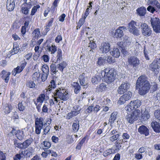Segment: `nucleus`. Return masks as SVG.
Listing matches in <instances>:
<instances>
[{
    "label": "nucleus",
    "instance_id": "f257e3e1",
    "mask_svg": "<svg viewBox=\"0 0 160 160\" xmlns=\"http://www.w3.org/2000/svg\"><path fill=\"white\" fill-rule=\"evenodd\" d=\"M141 101L139 99L131 101L125 107L127 112L126 119L131 124L137 120L140 115V111L137 109L141 105Z\"/></svg>",
    "mask_w": 160,
    "mask_h": 160
},
{
    "label": "nucleus",
    "instance_id": "f03ea898",
    "mask_svg": "<svg viewBox=\"0 0 160 160\" xmlns=\"http://www.w3.org/2000/svg\"><path fill=\"white\" fill-rule=\"evenodd\" d=\"M135 87L136 89H138V92L141 95H144L148 92L151 85L146 75H142L138 78Z\"/></svg>",
    "mask_w": 160,
    "mask_h": 160
},
{
    "label": "nucleus",
    "instance_id": "7ed1b4c3",
    "mask_svg": "<svg viewBox=\"0 0 160 160\" xmlns=\"http://www.w3.org/2000/svg\"><path fill=\"white\" fill-rule=\"evenodd\" d=\"M101 74L105 82L107 83L113 82L116 79L117 71L114 68H106L102 71Z\"/></svg>",
    "mask_w": 160,
    "mask_h": 160
},
{
    "label": "nucleus",
    "instance_id": "20e7f679",
    "mask_svg": "<svg viewBox=\"0 0 160 160\" xmlns=\"http://www.w3.org/2000/svg\"><path fill=\"white\" fill-rule=\"evenodd\" d=\"M54 94L61 100L65 101L68 98V94L67 90L62 88H58L55 91Z\"/></svg>",
    "mask_w": 160,
    "mask_h": 160
},
{
    "label": "nucleus",
    "instance_id": "39448f33",
    "mask_svg": "<svg viewBox=\"0 0 160 160\" xmlns=\"http://www.w3.org/2000/svg\"><path fill=\"white\" fill-rule=\"evenodd\" d=\"M149 69L154 73V75H158L160 68V58L154 59L149 65Z\"/></svg>",
    "mask_w": 160,
    "mask_h": 160
},
{
    "label": "nucleus",
    "instance_id": "423d86ee",
    "mask_svg": "<svg viewBox=\"0 0 160 160\" xmlns=\"http://www.w3.org/2000/svg\"><path fill=\"white\" fill-rule=\"evenodd\" d=\"M142 35L144 36L148 37L152 34V28L145 23H142L140 25Z\"/></svg>",
    "mask_w": 160,
    "mask_h": 160
},
{
    "label": "nucleus",
    "instance_id": "0eeeda50",
    "mask_svg": "<svg viewBox=\"0 0 160 160\" xmlns=\"http://www.w3.org/2000/svg\"><path fill=\"white\" fill-rule=\"evenodd\" d=\"M44 119L42 117L37 118L35 119V132L38 134H40L41 131L43 126L47 125V122L43 123Z\"/></svg>",
    "mask_w": 160,
    "mask_h": 160
},
{
    "label": "nucleus",
    "instance_id": "6e6552de",
    "mask_svg": "<svg viewBox=\"0 0 160 160\" xmlns=\"http://www.w3.org/2000/svg\"><path fill=\"white\" fill-rule=\"evenodd\" d=\"M151 23L154 31L156 33L160 32V20L158 18H151Z\"/></svg>",
    "mask_w": 160,
    "mask_h": 160
},
{
    "label": "nucleus",
    "instance_id": "1a4fd4ad",
    "mask_svg": "<svg viewBox=\"0 0 160 160\" xmlns=\"http://www.w3.org/2000/svg\"><path fill=\"white\" fill-rule=\"evenodd\" d=\"M136 22L132 20L128 24V29L131 33L135 35L138 36L139 34V31L136 27Z\"/></svg>",
    "mask_w": 160,
    "mask_h": 160
},
{
    "label": "nucleus",
    "instance_id": "9d476101",
    "mask_svg": "<svg viewBox=\"0 0 160 160\" xmlns=\"http://www.w3.org/2000/svg\"><path fill=\"white\" fill-rule=\"evenodd\" d=\"M73 110L71 112L68 113L67 115L66 118L69 119L79 114L81 109L79 105H75L73 107Z\"/></svg>",
    "mask_w": 160,
    "mask_h": 160
},
{
    "label": "nucleus",
    "instance_id": "9b49d317",
    "mask_svg": "<svg viewBox=\"0 0 160 160\" xmlns=\"http://www.w3.org/2000/svg\"><path fill=\"white\" fill-rule=\"evenodd\" d=\"M128 62L130 66L133 68L138 67L140 64V60L135 56H132L128 58Z\"/></svg>",
    "mask_w": 160,
    "mask_h": 160
},
{
    "label": "nucleus",
    "instance_id": "f8f14e48",
    "mask_svg": "<svg viewBox=\"0 0 160 160\" xmlns=\"http://www.w3.org/2000/svg\"><path fill=\"white\" fill-rule=\"evenodd\" d=\"M132 96V93L128 92L121 96L118 101V103L120 105L124 104L126 101L129 100Z\"/></svg>",
    "mask_w": 160,
    "mask_h": 160
},
{
    "label": "nucleus",
    "instance_id": "ddd939ff",
    "mask_svg": "<svg viewBox=\"0 0 160 160\" xmlns=\"http://www.w3.org/2000/svg\"><path fill=\"white\" fill-rule=\"evenodd\" d=\"M27 62L25 61H23L20 66H18L16 68H14L12 72V74L15 76L17 73H19L21 72L24 69L26 65Z\"/></svg>",
    "mask_w": 160,
    "mask_h": 160
},
{
    "label": "nucleus",
    "instance_id": "4468645a",
    "mask_svg": "<svg viewBox=\"0 0 160 160\" xmlns=\"http://www.w3.org/2000/svg\"><path fill=\"white\" fill-rule=\"evenodd\" d=\"M99 49L100 51L102 53H108L111 49V46L110 43L108 42H102L101 43Z\"/></svg>",
    "mask_w": 160,
    "mask_h": 160
},
{
    "label": "nucleus",
    "instance_id": "2eb2a0df",
    "mask_svg": "<svg viewBox=\"0 0 160 160\" xmlns=\"http://www.w3.org/2000/svg\"><path fill=\"white\" fill-rule=\"evenodd\" d=\"M130 85L128 83L124 82L121 84L117 90L118 93L120 94L126 92L129 88Z\"/></svg>",
    "mask_w": 160,
    "mask_h": 160
},
{
    "label": "nucleus",
    "instance_id": "dca6fc26",
    "mask_svg": "<svg viewBox=\"0 0 160 160\" xmlns=\"http://www.w3.org/2000/svg\"><path fill=\"white\" fill-rule=\"evenodd\" d=\"M125 26H120L115 31L114 34V37L117 38H119L122 37L124 35L123 30L126 29Z\"/></svg>",
    "mask_w": 160,
    "mask_h": 160
},
{
    "label": "nucleus",
    "instance_id": "f3484780",
    "mask_svg": "<svg viewBox=\"0 0 160 160\" xmlns=\"http://www.w3.org/2000/svg\"><path fill=\"white\" fill-rule=\"evenodd\" d=\"M56 87V82L54 79H53L50 82V84L48 86L47 88L45 89L46 90L45 93H46V94L49 95L52 92V90Z\"/></svg>",
    "mask_w": 160,
    "mask_h": 160
},
{
    "label": "nucleus",
    "instance_id": "a211bd4d",
    "mask_svg": "<svg viewBox=\"0 0 160 160\" xmlns=\"http://www.w3.org/2000/svg\"><path fill=\"white\" fill-rule=\"evenodd\" d=\"M138 131L141 134L144 135L146 136H148L149 134V129L144 125L140 126L138 129Z\"/></svg>",
    "mask_w": 160,
    "mask_h": 160
},
{
    "label": "nucleus",
    "instance_id": "6ab92c4d",
    "mask_svg": "<svg viewBox=\"0 0 160 160\" xmlns=\"http://www.w3.org/2000/svg\"><path fill=\"white\" fill-rule=\"evenodd\" d=\"M101 107L98 104H96L95 107L92 106H89L86 109V111L88 113H90L92 112L97 113L101 109Z\"/></svg>",
    "mask_w": 160,
    "mask_h": 160
},
{
    "label": "nucleus",
    "instance_id": "aec40b11",
    "mask_svg": "<svg viewBox=\"0 0 160 160\" xmlns=\"http://www.w3.org/2000/svg\"><path fill=\"white\" fill-rule=\"evenodd\" d=\"M33 151V150L32 148L29 147L26 149L24 150L21 151V154L24 157L29 158L31 155Z\"/></svg>",
    "mask_w": 160,
    "mask_h": 160
},
{
    "label": "nucleus",
    "instance_id": "412c9836",
    "mask_svg": "<svg viewBox=\"0 0 160 160\" xmlns=\"http://www.w3.org/2000/svg\"><path fill=\"white\" fill-rule=\"evenodd\" d=\"M15 6V0H7V2L6 8L9 11H12L14 8Z\"/></svg>",
    "mask_w": 160,
    "mask_h": 160
},
{
    "label": "nucleus",
    "instance_id": "4be33fe9",
    "mask_svg": "<svg viewBox=\"0 0 160 160\" xmlns=\"http://www.w3.org/2000/svg\"><path fill=\"white\" fill-rule=\"evenodd\" d=\"M32 5H22L21 6V11L24 14L28 15L29 13L30 9L32 7Z\"/></svg>",
    "mask_w": 160,
    "mask_h": 160
},
{
    "label": "nucleus",
    "instance_id": "5701e85b",
    "mask_svg": "<svg viewBox=\"0 0 160 160\" xmlns=\"http://www.w3.org/2000/svg\"><path fill=\"white\" fill-rule=\"evenodd\" d=\"M72 88L73 89L75 94L78 93L81 90V87L77 82H74L71 84Z\"/></svg>",
    "mask_w": 160,
    "mask_h": 160
},
{
    "label": "nucleus",
    "instance_id": "b1692460",
    "mask_svg": "<svg viewBox=\"0 0 160 160\" xmlns=\"http://www.w3.org/2000/svg\"><path fill=\"white\" fill-rule=\"evenodd\" d=\"M151 126L154 132L157 133L160 132V124L156 122H152Z\"/></svg>",
    "mask_w": 160,
    "mask_h": 160
},
{
    "label": "nucleus",
    "instance_id": "393cba45",
    "mask_svg": "<svg viewBox=\"0 0 160 160\" xmlns=\"http://www.w3.org/2000/svg\"><path fill=\"white\" fill-rule=\"evenodd\" d=\"M48 94L46 93H42L38 96V97L36 99V102L40 103H42L45 100V97H46L47 99L49 98V97L48 96Z\"/></svg>",
    "mask_w": 160,
    "mask_h": 160
},
{
    "label": "nucleus",
    "instance_id": "a878e982",
    "mask_svg": "<svg viewBox=\"0 0 160 160\" xmlns=\"http://www.w3.org/2000/svg\"><path fill=\"white\" fill-rule=\"evenodd\" d=\"M146 8L143 7L138 8L136 10L137 14L140 17L144 16L146 13Z\"/></svg>",
    "mask_w": 160,
    "mask_h": 160
},
{
    "label": "nucleus",
    "instance_id": "bb28decb",
    "mask_svg": "<svg viewBox=\"0 0 160 160\" xmlns=\"http://www.w3.org/2000/svg\"><path fill=\"white\" fill-rule=\"evenodd\" d=\"M67 65L68 64L66 62L63 61L57 65V68L59 70L62 72L64 69L67 67Z\"/></svg>",
    "mask_w": 160,
    "mask_h": 160
},
{
    "label": "nucleus",
    "instance_id": "cd10ccee",
    "mask_svg": "<svg viewBox=\"0 0 160 160\" xmlns=\"http://www.w3.org/2000/svg\"><path fill=\"white\" fill-rule=\"evenodd\" d=\"M19 45L17 43L14 44L12 49L9 51V52L11 55H13L19 52Z\"/></svg>",
    "mask_w": 160,
    "mask_h": 160
},
{
    "label": "nucleus",
    "instance_id": "c85d7f7f",
    "mask_svg": "<svg viewBox=\"0 0 160 160\" xmlns=\"http://www.w3.org/2000/svg\"><path fill=\"white\" fill-rule=\"evenodd\" d=\"M12 105L10 103H6L4 106V112L5 114L9 113L12 110Z\"/></svg>",
    "mask_w": 160,
    "mask_h": 160
},
{
    "label": "nucleus",
    "instance_id": "c756f323",
    "mask_svg": "<svg viewBox=\"0 0 160 160\" xmlns=\"http://www.w3.org/2000/svg\"><path fill=\"white\" fill-rule=\"evenodd\" d=\"M47 50L51 53V54H53L57 51V47L55 45H52L51 46L47 45L46 46Z\"/></svg>",
    "mask_w": 160,
    "mask_h": 160
},
{
    "label": "nucleus",
    "instance_id": "7c9ffc66",
    "mask_svg": "<svg viewBox=\"0 0 160 160\" xmlns=\"http://www.w3.org/2000/svg\"><path fill=\"white\" fill-rule=\"evenodd\" d=\"M150 114L149 112L145 110L141 115V119L145 121L148 120L150 118Z\"/></svg>",
    "mask_w": 160,
    "mask_h": 160
},
{
    "label": "nucleus",
    "instance_id": "2f4dec72",
    "mask_svg": "<svg viewBox=\"0 0 160 160\" xmlns=\"http://www.w3.org/2000/svg\"><path fill=\"white\" fill-rule=\"evenodd\" d=\"M107 88L106 85L105 83H102L99 86L97 87L96 89L98 92H102L105 91Z\"/></svg>",
    "mask_w": 160,
    "mask_h": 160
},
{
    "label": "nucleus",
    "instance_id": "473e14b6",
    "mask_svg": "<svg viewBox=\"0 0 160 160\" xmlns=\"http://www.w3.org/2000/svg\"><path fill=\"white\" fill-rule=\"evenodd\" d=\"M118 114L117 112H114L111 114L109 119V122L111 124L113 123L116 119Z\"/></svg>",
    "mask_w": 160,
    "mask_h": 160
},
{
    "label": "nucleus",
    "instance_id": "72a5a7b5",
    "mask_svg": "<svg viewBox=\"0 0 160 160\" xmlns=\"http://www.w3.org/2000/svg\"><path fill=\"white\" fill-rule=\"evenodd\" d=\"M121 143L119 142L118 140L116 141L115 143L114 148H113L114 152L115 153L118 152L121 148Z\"/></svg>",
    "mask_w": 160,
    "mask_h": 160
},
{
    "label": "nucleus",
    "instance_id": "f704fd0d",
    "mask_svg": "<svg viewBox=\"0 0 160 160\" xmlns=\"http://www.w3.org/2000/svg\"><path fill=\"white\" fill-rule=\"evenodd\" d=\"M111 54L115 58H118L120 55V52L117 48H114L113 50L110 52Z\"/></svg>",
    "mask_w": 160,
    "mask_h": 160
},
{
    "label": "nucleus",
    "instance_id": "c9c22d12",
    "mask_svg": "<svg viewBox=\"0 0 160 160\" xmlns=\"http://www.w3.org/2000/svg\"><path fill=\"white\" fill-rule=\"evenodd\" d=\"M40 76L39 72H35L32 75V79L35 82L41 81Z\"/></svg>",
    "mask_w": 160,
    "mask_h": 160
},
{
    "label": "nucleus",
    "instance_id": "e433bc0d",
    "mask_svg": "<svg viewBox=\"0 0 160 160\" xmlns=\"http://www.w3.org/2000/svg\"><path fill=\"white\" fill-rule=\"evenodd\" d=\"M114 152L113 150V148H108L104 151L102 155L104 157H106L112 154L115 153Z\"/></svg>",
    "mask_w": 160,
    "mask_h": 160
},
{
    "label": "nucleus",
    "instance_id": "4c0bfd02",
    "mask_svg": "<svg viewBox=\"0 0 160 160\" xmlns=\"http://www.w3.org/2000/svg\"><path fill=\"white\" fill-rule=\"evenodd\" d=\"M56 58L57 62L61 61L62 59V51L60 48H58L57 50Z\"/></svg>",
    "mask_w": 160,
    "mask_h": 160
},
{
    "label": "nucleus",
    "instance_id": "58836bf2",
    "mask_svg": "<svg viewBox=\"0 0 160 160\" xmlns=\"http://www.w3.org/2000/svg\"><path fill=\"white\" fill-rule=\"evenodd\" d=\"M51 146L50 142L48 141H44L43 142V146L42 148L44 151L48 150Z\"/></svg>",
    "mask_w": 160,
    "mask_h": 160
},
{
    "label": "nucleus",
    "instance_id": "ea45409f",
    "mask_svg": "<svg viewBox=\"0 0 160 160\" xmlns=\"http://www.w3.org/2000/svg\"><path fill=\"white\" fill-rule=\"evenodd\" d=\"M16 137L18 139L20 140H22L23 138L24 137L23 131L21 130H18L17 131Z\"/></svg>",
    "mask_w": 160,
    "mask_h": 160
},
{
    "label": "nucleus",
    "instance_id": "a19ab883",
    "mask_svg": "<svg viewBox=\"0 0 160 160\" xmlns=\"http://www.w3.org/2000/svg\"><path fill=\"white\" fill-rule=\"evenodd\" d=\"M148 3L149 4L155 6L158 8H160V4L157 0H149Z\"/></svg>",
    "mask_w": 160,
    "mask_h": 160
},
{
    "label": "nucleus",
    "instance_id": "79ce46f5",
    "mask_svg": "<svg viewBox=\"0 0 160 160\" xmlns=\"http://www.w3.org/2000/svg\"><path fill=\"white\" fill-rule=\"evenodd\" d=\"M32 34L35 38H38L40 37V31L39 28H37L33 31Z\"/></svg>",
    "mask_w": 160,
    "mask_h": 160
},
{
    "label": "nucleus",
    "instance_id": "37998d69",
    "mask_svg": "<svg viewBox=\"0 0 160 160\" xmlns=\"http://www.w3.org/2000/svg\"><path fill=\"white\" fill-rule=\"evenodd\" d=\"M40 7V6L39 4H37L35 6H34L32 9L30 15L32 16L34 15L38 10L39 9Z\"/></svg>",
    "mask_w": 160,
    "mask_h": 160
},
{
    "label": "nucleus",
    "instance_id": "c03bdc74",
    "mask_svg": "<svg viewBox=\"0 0 160 160\" xmlns=\"http://www.w3.org/2000/svg\"><path fill=\"white\" fill-rule=\"evenodd\" d=\"M50 71L52 75L56 74L58 71H56L57 66L55 64L52 63L50 66Z\"/></svg>",
    "mask_w": 160,
    "mask_h": 160
},
{
    "label": "nucleus",
    "instance_id": "a18cd8bd",
    "mask_svg": "<svg viewBox=\"0 0 160 160\" xmlns=\"http://www.w3.org/2000/svg\"><path fill=\"white\" fill-rule=\"evenodd\" d=\"M32 142L31 139H28L23 142L24 149H25L28 148Z\"/></svg>",
    "mask_w": 160,
    "mask_h": 160
},
{
    "label": "nucleus",
    "instance_id": "49530a36",
    "mask_svg": "<svg viewBox=\"0 0 160 160\" xmlns=\"http://www.w3.org/2000/svg\"><path fill=\"white\" fill-rule=\"evenodd\" d=\"M60 0H54L52 3V6L51 7V11L52 12H54L55 10V8L58 6V3L59 2Z\"/></svg>",
    "mask_w": 160,
    "mask_h": 160
},
{
    "label": "nucleus",
    "instance_id": "de8ad7c7",
    "mask_svg": "<svg viewBox=\"0 0 160 160\" xmlns=\"http://www.w3.org/2000/svg\"><path fill=\"white\" fill-rule=\"evenodd\" d=\"M43 73H46L49 74V68L48 66L46 64L42 65L41 68Z\"/></svg>",
    "mask_w": 160,
    "mask_h": 160
},
{
    "label": "nucleus",
    "instance_id": "09e8293b",
    "mask_svg": "<svg viewBox=\"0 0 160 160\" xmlns=\"http://www.w3.org/2000/svg\"><path fill=\"white\" fill-rule=\"evenodd\" d=\"M11 74V72H8L7 74H6V76L4 75L2 76V78L4 80V82L7 83L8 82L9 80V76Z\"/></svg>",
    "mask_w": 160,
    "mask_h": 160
},
{
    "label": "nucleus",
    "instance_id": "8fccbe9b",
    "mask_svg": "<svg viewBox=\"0 0 160 160\" xmlns=\"http://www.w3.org/2000/svg\"><path fill=\"white\" fill-rule=\"evenodd\" d=\"M17 140L16 139L14 140V144L15 146L20 149H24L23 143L17 142Z\"/></svg>",
    "mask_w": 160,
    "mask_h": 160
},
{
    "label": "nucleus",
    "instance_id": "3c124183",
    "mask_svg": "<svg viewBox=\"0 0 160 160\" xmlns=\"http://www.w3.org/2000/svg\"><path fill=\"white\" fill-rule=\"evenodd\" d=\"M105 60L106 58L104 59L103 58L100 57L98 58L97 63L99 66L102 65L105 63Z\"/></svg>",
    "mask_w": 160,
    "mask_h": 160
},
{
    "label": "nucleus",
    "instance_id": "603ef678",
    "mask_svg": "<svg viewBox=\"0 0 160 160\" xmlns=\"http://www.w3.org/2000/svg\"><path fill=\"white\" fill-rule=\"evenodd\" d=\"M105 58L107 62L109 64H112L115 62V59L111 56H108Z\"/></svg>",
    "mask_w": 160,
    "mask_h": 160
},
{
    "label": "nucleus",
    "instance_id": "864d4df0",
    "mask_svg": "<svg viewBox=\"0 0 160 160\" xmlns=\"http://www.w3.org/2000/svg\"><path fill=\"white\" fill-rule=\"evenodd\" d=\"M120 137V135L117 133L115 135H113L110 138V140L112 142H113L114 141L116 140L119 138Z\"/></svg>",
    "mask_w": 160,
    "mask_h": 160
},
{
    "label": "nucleus",
    "instance_id": "5fc2aeb1",
    "mask_svg": "<svg viewBox=\"0 0 160 160\" xmlns=\"http://www.w3.org/2000/svg\"><path fill=\"white\" fill-rule=\"evenodd\" d=\"M79 125L78 123H73L72 125V128L73 132H77L79 129Z\"/></svg>",
    "mask_w": 160,
    "mask_h": 160
},
{
    "label": "nucleus",
    "instance_id": "6e6d98bb",
    "mask_svg": "<svg viewBox=\"0 0 160 160\" xmlns=\"http://www.w3.org/2000/svg\"><path fill=\"white\" fill-rule=\"evenodd\" d=\"M26 85L27 87L32 88H34L36 86L35 84L33 81H30L27 82Z\"/></svg>",
    "mask_w": 160,
    "mask_h": 160
},
{
    "label": "nucleus",
    "instance_id": "4d7b16f0",
    "mask_svg": "<svg viewBox=\"0 0 160 160\" xmlns=\"http://www.w3.org/2000/svg\"><path fill=\"white\" fill-rule=\"evenodd\" d=\"M154 115L156 118L160 121V110H155L154 112Z\"/></svg>",
    "mask_w": 160,
    "mask_h": 160
},
{
    "label": "nucleus",
    "instance_id": "13d9d810",
    "mask_svg": "<svg viewBox=\"0 0 160 160\" xmlns=\"http://www.w3.org/2000/svg\"><path fill=\"white\" fill-rule=\"evenodd\" d=\"M90 133L88 135L87 134L84 137H83L81 140L79 141V142L82 145L85 142L86 140L88 141L90 137Z\"/></svg>",
    "mask_w": 160,
    "mask_h": 160
},
{
    "label": "nucleus",
    "instance_id": "bf43d9fd",
    "mask_svg": "<svg viewBox=\"0 0 160 160\" xmlns=\"http://www.w3.org/2000/svg\"><path fill=\"white\" fill-rule=\"evenodd\" d=\"M79 82L81 85L84 88H87L88 87V83L85 81V78L80 81Z\"/></svg>",
    "mask_w": 160,
    "mask_h": 160
},
{
    "label": "nucleus",
    "instance_id": "052dcab7",
    "mask_svg": "<svg viewBox=\"0 0 160 160\" xmlns=\"http://www.w3.org/2000/svg\"><path fill=\"white\" fill-rule=\"evenodd\" d=\"M122 137L123 140L125 142H127V141H125V140L129 139L130 138V135L127 132L123 133L122 134Z\"/></svg>",
    "mask_w": 160,
    "mask_h": 160
},
{
    "label": "nucleus",
    "instance_id": "680f3d73",
    "mask_svg": "<svg viewBox=\"0 0 160 160\" xmlns=\"http://www.w3.org/2000/svg\"><path fill=\"white\" fill-rule=\"evenodd\" d=\"M44 151L45 152H43L41 154L43 158H46L48 154H50L52 153V151L50 150Z\"/></svg>",
    "mask_w": 160,
    "mask_h": 160
},
{
    "label": "nucleus",
    "instance_id": "e2e57ef3",
    "mask_svg": "<svg viewBox=\"0 0 160 160\" xmlns=\"http://www.w3.org/2000/svg\"><path fill=\"white\" fill-rule=\"evenodd\" d=\"M88 47L90 48L91 49H94L96 48L97 45L94 42H91V41H90V42L89 43Z\"/></svg>",
    "mask_w": 160,
    "mask_h": 160
},
{
    "label": "nucleus",
    "instance_id": "0e129e2a",
    "mask_svg": "<svg viewBox=\"0 0 160 160\" xmlns=\"http://www.w3.org/2000/svg\"><path fill=\"white\" fill-rule=\"evenodd\" d=\"M48 74V73H42L41 77H40L41 81L42 82L45 81L47 79Z\"/></svg>",
    "mask_w": 160,
    "mask_h": 160
},
{
    "label": "nucleus",
    "instance_id": "69168bd1",
    "mask_svg": "<svg viewBox=\"0 0 160 160\" xmlns=\"http://www.w3.org/2000/svg\"><path fill=\"white\" fill-rule=\"evenodd\" d=\"M38 102H36V101L34 102V103L36 106V108L38 112H40L41 111V106L42 103H39L38 104Z\"/></svg>",
    "mask_w": 160,
    "mask_h": 160
},
{
    "label": "nucleus",
    "instance_id": "338daca9",
    "mask_svg": "<svg viewBox=\"0 0 160 160\" xmlns=\"http://www.w3.org/2000/svg\"><path fill=\"white\" fill-rule=\"evenodd\" d=\"M48 105L47 104H44L42 107V113H47L48 112Z\"/></svg>",
    "mask_w": 160,
    "mask_h": 160
},
{
    "label": "nucleus",
    "instance_id": "774afa93",
    "mask_svg": "<svg viewBox=\"0 0 160 160\" xmlns=\"http://www.w3.org/2000/svg\"><path fill=\"white\" fill-rule=\"evenodd\" d=\"M18 108L20 111H22L24 109L25 107L22 104V102L18 103Z\"/></svg>",
    "mask_w": 160,
    "mask_h": 160
}]
</instances>
